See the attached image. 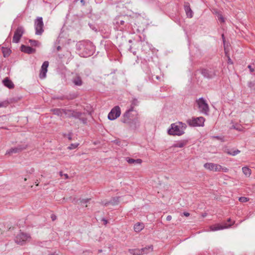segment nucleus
I'll return each mask as SVG.
<instances>
[{
    "mask_svg": "<svg viewBox=\"0 0 255 255\" xmlns=\"http://www.w3.org/2000/svg\"><path fill=\"white\" fill-rule=\"evenodd\" d=\"M76 47L79 54L83 57L90 56L93 54L95 50L92 43L89 41H79L77 43Z\"/></svg>",
    "mask_w": 255,
    "mask_h": 255,
    "instance_id": "f257e3e1",
    "label": "nucleus"
},
{
    "mask_svg": "<svg viewBox=\"0 0 255 255\" xmlns=\"http://www.w3.org/2000/svg\"><path fill=\"white\" fill-rule=\"evenodd\" d=\"M186 128V124L182 122L174 123L171 125V128L168 130V133L170 135H181L184 134Z\"/></svg>",
    "mask_w": 255,
    "mask_h": 255,
    "instance_id": "f03ea898",
    "label": "nucleus"
},
{
    "mask_svg": "<svg viewBox=\"0 0 255 255\" xmlns=\"http://www.w3.org/2000/svg\"><path fill=\"white\" fill-rule=\"evenodd\" d=\"M196 103L200 112L205 115H208L209 112V107L205 99L202 97L196 100Z\"/></svg>",
    "mask_w": 255,
    "mask_h": 255,
    "instance_id": "7ed1b4c3",
    "label": "nucleus"
},
{
    "mask_svg": "<svg viewBox=\"0 0 255 255\" xmlns=\"http://www.w3.org/2000/svg\"><path fill=\"white\" fill-rule=\"evenodd\" d=\"M35 34L41 35L44 32V23L42 17H37L34 20Z\"/></svg>",
    "mask_w": 255,
    "mask_h": 255,
    "instance_id": "20e7f679",
    "label": "nucleus"
},
{
    "mask_svg": "<svg viewBox=\"0 0 255 255\" xmlns=\"http://www.w3.org/2000/svg\"><path fill=\"white\" fill-rule=\"evenodd\" d=\"M205 119L202 117L192 118L187 121V124L191 127H203Z\"/></svg>",
    "mask_w": 255,
    "mask_h": 255,
    "instance_id": "39448f33",
    "label": "nucleus"
},
{
    "mask_svg": "<svg viewBox=\"0 0 255 255\" xmlns=\"http://www.w3.org/2000/svg\"><path fill=\"white\" fill-rule=\"evenodd\" d=\"M30 239V236L29 234L24 233H20L18 234L15 238V242L16 244L23 245L25 244L26 241Z\"/></svg>",
    "mask_w": 255,
    "mask_h": 255,
    "instance_id": "423d86ee",
    "label": "nucleus"
},
{
    "mask_svg": "<svg viewBox=\"0 0 255 255\" xmlns=\"http://www.w3.org/2000/svg\"><path fill=\"white\" fill-rule=\"evenodd\" d=\"M132 108H129V110L127 111L123 116L122 122L123 123L127 124L129 127H132V123H131L132 119L131 112H132Z\"/></svg>",
    "mask_w": 255,
    "mask_h": 255,
    "instance_id": "0eeeda50",
    "label": "nucleus"
},
{
    "mask_svg": "<svg viewBox=\"0 0 255 255\" xmlns=\"http://www.w3.org/2000/svg\"><path fill=\"white\" fill-rule=\"evenodd\" d=\"M24 32V29L22 26H19L17 27L14 33L12 42L15 43H18Z\"/></svg>",
    "mask_w": 255,
    "mask_h": 255,
    "instance_id": "6e6552de",
    "label": "nucleus"
},
{
    "mask_svg": "<svg viewBox=\"0 0 255 255\" xmlns=\"http://www.w3.org/2000/svg\"><path fill=\"white\" fill-rule=\"evenodd\" d=\"M121 115V110L119 106H116L112 109L108 114V118L111 121L114 120L120 117Z\"/></svg>",
    "mask_w": 255,
    "mask_h": 255,
    "instance_id": "1a4fd4ad",
    "label": "nucleus"
},
{
    "mask_svg": "<svg viewBox=\"0 0 255 255\" xmlns=\"http://www.w3.org/2000/svg\"><path fill=\"white\" fill-rule=\"evenodd\" d=\"M204 167L210 171L220 172L221 165L214 163L207 162L204 164Z\"/></svg>",
    "mask_w": 255,
    "mask_h": 255,
    "instance_id": "9d476101",
    "label": "nucleus"
},
{
    "mask_svg": "<svg viewBox=\"0 0 255 255\" xmlns=\"http://www.w3.org/2000/svg\"><path fill=\"white\" fill-rule=\"evenodd\" d=\"M202 75L206 78L211 79L216 75V71L213 69H203L201 71Z\"/></svg>",
    "mask_w": 255,
    "mask_h": 255,
    "instance_id": "9b49d317",
    "label": "nucleus"
},
{
    "mask_svg": "<svg viewBox=\"0 0 255 255\" xmlns=\"http://www.w3.org/2000/svg\"><path fill=\"white\" fill-rule=\"evenodd\" d=\"M48 66L49 62L48 61H44L41 67L40 72L39 74V78L40 79H44L46 77Z\"/></svg>",
    "mask_w": 255,
    "mask_h": 255,
    "instance_id": "f8f14e48",
    "label": "nucleus"
},
{
    "mask_svg": "<svg viewBox=\"0 0 255 255\" xmlns=\"http://www.w3.org/2000/svg\"><path fill=\"white\" fill-rule=\"evenodd\" d=\"M125 22V20L121 16L116 17L114 20V24L117 27L118 29L120 30L123 29Z\"/></svg>",
    "mask_w": 255,
    "mask_h": 255,
    "instance_id": "ddd939ff",
    "label": "nucleus"
},
{
    "mask_svg": "<svg viewBox=\"0 0 255 255\" xmlns=\"http://www.w3.org/2000/svg\"><path fill=\"white\" fill-rule=\"evenodd\" d=\"M84 114L81 112L72 110V117L79 119L83 124H85L87 123V119L86 118L82 117V116Z\"/></svg>",
    "mask_w": 255,
    "mask_h": 255,
    "instance_id": "4468645a",
    "label": "nucleus"
},
{
    "mask_svg": "<svg viewBox=\"0 0 255 255\" xmlns=\"http://www.w3.org/2000/svg\"><path fill=\"white\" fill-rule=\"evenodd\" d=\"M228 226H222L221 224H212L210 227V231H218V230H223L224 229L229 228L230 227H231V226L233 224H228Z\"/></svg>",
    "mask_w": 255,
    "mask_h": 255,
    "instance_id": "2eb2a0df",
    "label": "nucleus"
},
{
    "mask_svg": "<svg viewBox=\"0 0 255 255\" xmlns=\"http://www.w3.org/2000/svg\"><path fill=\"white\" fill-rule=\"evenodd\" d=\"M26 148V146L18 145L17 147L11 148L10 149L6 151L5 154H11L12 153H15L20 152L22 150Z\"/></svg>",
    "mask_w": 255,
    "mask_h": 255,
    "instance_id": "dca6fc26",
    "label": "nucleus"
},
{
    "mask_svg": "<svg viewBox=\"0 0 255 255\" xmlns=\"http://www.w3.org/2000/svg\"><path fill=\"white\" fill-rule=\"evenodd\" d=\"M2 83L5 87L9 89H13L14 87L13 82L8 77L4 78L2 80Z\"/></svg>",
    "mask_w": 255,
    "mask_h": 255,
    "instance_id": "f3484780",
    "label": "nucleus"
},
{
    "mask_svg": "<svg viewBox=\"0 0 255 255\" xmlns=\"http://www.w3.org/2000/svg\"><path fill=\"white\" fill-rule=\"evenodd\" d=\"M184 8L187 16L189 18H192L193 16V12L190 8L189 3L188 2L185 3Z\"/></svg>",
    "mask_w": 255,
    "mask_h": 255,
    "instance_id": "a211bd4d",
    "label": "nucleus"
},
{
    "mask_svg": "<svg viewBox=\"0 0 255 255\" xmlns=\"http://www.w3.org/2000/svg\"><path fill=\"white\" fill-rule=\"evenodd\" d=\"M20 48L22 52L28 54L33 53L35 52V49L31 48L30 46H25L24 45H22Z\"/></svg>",
    "mask_w": 255,
    "mask_h": 255,
    "instance_id": "6ab92c4d",
    "label": "nucleus"
},
{
    "mask_svg": "<svg viewBox=\"0 0 255 255\" xmlns=\"http://www.w3.org/2000/svg\"><path fill=\"white\" fill-rule=\"evenodd\" d=\"M126 160L129 164H141L142 162V160L141 159H134L128 157H126Z\"/></svg>",
    "mask_w": 255,
    "mask_h": 255,
    "instance_id": "aec40b11",
    "label": "nucleus"
},
{
    "mask_svg": "<svg viewBox=\"0 0 255 255\" xmlns=\"http://www.w3.org/2000/svg\"><path fill=\"white\" fill-rule=\"evenodd\" d=\"M72 82L75 85L78 86H80L83 84L81 78L78 75H76L73 78Z\"/></svg>",
    "mask_w": 255,
    "mask_h": 255,
    "instance_id": "412c9836",
    "label": "nucleus"
},
{
    "mask_svg": "<svg viewBox=\"0 0 255 255\" xmlns=\"http://www.w3.org/2000/svg\"><path fill=\"white\" fill-rule=\"evenodd\" d=\"M187 144V141L186 140H180L174 143L171 147H183Z\"/></svg>",
    "mask_w": 255,
    "mask_h": 255,
    "instance_id": "4be33fe9",
    "label": "nucleus"
},
{
    "mask_svg": "<svg viewBox=\"0 0 255 255\" xmlns=\"http://www.w3.org/2000/svg\"><path fill=\"white\" fill-rule=\"evenodd\" d=\"M225 151L228 154L232 156H235L240 153V150L238 149L233 150L229 148L226 149Z\"/></svg>",
    "mask_w": 255,
    "mask_h": 255,
    "instance_id": "5701e85b",
    "label": "nucleus"
},
{
    "mask_svg": "<svg viewBox=\"0 0 255 255\" xmlns=\"http://www.w3.org/2000/svg\"><path fill=\"white\" fill-rule=\"evenodd\" d=\"M132 123V127H130L131 128L136 129L138 128L140 125V123L138 120V118L136 117L131 121Z\"/></svg>",
    "mask_w": 255,
    "mask_h": 255,
    "instance_id": "b1692460",
    "label": "nucleus"
},
{
    "mask_svg": "<svg viewBox=\"0 0 255 255\" xmlns=\"http://www.w3.org/2000/svg\"><path fill=\"white\" fill-rule=\"evenodd\" d=\"M144 228V224H134L133 229L135 232H139Z\"/></svg>",
    "mask_w": 255,
    "mask_h": 255,
    "instance_id": "393cba45",
    "label": "nucleus"
},
{
    "mask_svg": "<svg viewBox=\"0 0 255 255\" xmlns=\"http://www.w3.org/2000/svg\"><path fill=\"white\" fill-rule=\"evenodd\" d=\"M242 171L244 174L247 177H249L252 173L251 170L247 167H243L242 168Z\"/></svg>",
    "mask_w": 255,
    "mask_h": 255,
    "instance_id": "a878e982",
    "label": "nucleus"
},
{
    "mask_svg": "<svg viewBox=\"0 0 255 255\" xmlns=\"http://www.w3.org/2000/svg\"><path fill=\"white\" fill-rule=\"evenodd\" d=\"M63 109H54L51 111L54 115L62 117L63 116Z\"/></svg>",
    "mask_w": 255,
    "mask_h": 255,
    "instance_id": "bb28decb",
    "label": "nucleus"
},
{
    "mask_svg": "<svg viewBox=\"0 0 255 255\" xmlns=\"http://www.w3.org/2000/svg\"><path fill=\"white\" fill-rule=\"evenodd\" d=\"M72 110H63V115L64 114L66 117L71 118L72 117Z\"/></svg>",
    "mask_w": 255,
    "mask_h": 255,
    "instance_id": "cd10ccee",
    "label": "nucleus"
},
{
    "mask_svg": "<svg viewBox=\"0 0 255 255\" xmlns=\"http://www.w3.org/2000/svg\"><path fill=\"white\" fill-rule=\"evenodd\" d=\"M147 248H142L141 250H136L135 252L133 254V255H140L144 254L145 249H147Z\"/></svg>",
    "mask_w": 255,
    "mask_h": 255,
    "instance_id": "c85d7f7f",
    "label": "nucleus"
},
{
    "mask_svg": "<svg viewBox=\"0 0 255 255\" xmlns=\"http://www.w3.org/2000/svg\"><path fill=\"white\" fill-rule=\"evenodd\" d=\"M2 53L4 57H7L9 55L10 53V50L8 48H2Z\"/></svg>",
    "mask_w": 255,
    "mask_h": 255,
    "instance_id": "c756f323",
    "label": "nucleus"
},
{
    "mask_svg": "<svg viewBox=\"0 0 255 255\" xmlns=\"http://www.w3.org/2000/svg\"><path fill=\"white\" fill-rule=\"evenodd\" d=\"M138 104V101L136 99H133L131 102V107L130 108H132V111H133V108L135 106H137Z\"/></svg>",
    "mask_w": 255,
    "mask_h": 255,
    "instance_id": "7c9ffc66",
    "label": "nucleus"
},
{
    "mask_svg": "<svg viewBox=\"0 0 255 255\" xmlns=\"http://www.w3.org/2000/svg\"><path fill=\"white\" fill-rule=\"evenodd\" d=\"M29 41L32 46H39L40 45V43L39 41L35 40L30 39Z\"/></svg>",
    "mask_w": 255,
    "mask_h": 255,
    "instance_id": "2f4dec72",
    "label": "nucleus"
},
{
    "mask_svg": "<svg viewBox=\"0 0 255 255\" xmlns=\"http://www.w3.org/2000/svg\"><path fill=\"white\" fill-rule=\"evenodd\" d=\"M248 87L253 90H255V82L254 81H250L248 83Z\"/></svg>",
    "mask_w": 255,
    "mask_h": 255,
    "instance_id": "473e14b6",
    "label": "nucleus"
},
{
    "mask_svg": "<svg viewBox=\"0 0 255 255\" xmlns=\"http://www.w3.org/2000/svg\"><path fill=\"white\" fill-rule=\"evenodd\" d=\"M239 200L242 203H245L249 200V199L246 197H241L239 198Z\"/></svg>",
    "mask_w": 255,
    "mask_h": 255,
    "instance_id": "72a5a7b5",
    "label": "nucleus"
},
{
    "mask_svg": "<svg viewBox=\"0 0 255 255\" xmlns=\"http://www.w3.org/2000/svg\"><path fill=\"white\" fill-rule=\"evenodd\" d=\"M232 128H234V129H235L238 131H242L243 130V128L241 126H240V125H234L232 126Z\"/></svg>",
    "mask_w": 255,
    "mask_h": 255,
    "instance_id": "f704fd0d",
    "label": "nucleus"
},
{
    "mask_svg": "<svg viewBox=\"0 0 255 255\" xmlns=\"http://www.w3.org/2000/svg\"><path fill=\"white\" fill-rule=\"evenodd\" d=\"M79 145L78 143H72L68 146V148L70 150L76 148Z\"/></svg>",
    "mask_w": 255,
    "mask_h": 255,
    "instance_id": "c9c22d12",
    "label": "nucleus"
},
{
    "mask_svg": "<svg viewBox=\"0 0 255 255\" xmlns=\"http://www.w3.org/2000/svg\"><path fill=\"white\" fill-rule=\"evenodd\" d=\"M220 171H223L226 173L229 171V169L226 167H223L221 165Z\"/></svg>",
    "mask_w": 255,
    "mask_h": 255,
    "instance_id": "e433bc0d",
    "label": "nucleus"
},
{
    "mask_svg": "<svg viewBox=\"0 0 255 255\" xmlns=\"http://www.w3.org/2000/svg\"><path fill=\"white\" fill-rule=\"evenodd\" d=\"M145 248H147V249H145L144 254V253L147 254L148 253L147 250H150V251H153V246L152 245L149 246L148 247H146Z\"/></svg>",
    "mask_w": 255,
    "mask_h": 255,
    "instance_id": "4c0bfd02",
    "label": "nucleus"
},
{
    "mask_svg": "<svg viewBox=\"0 0 255 255\" xmlns=\"http://www.w3.org/2000/svg\"><path fill=\"white\" fill-rule=\"evenodd\" d=\"M218 18V20L220 21L221 22H224L225 21L224 18L221 14H219Z\"/></svg>",
    "mask_w": 255,
    "mask_h": 255,
    "instance_id": "58836bf2",
    "label": "nucleus"
},
{
    "mask_svg": "<svg viewBox=\"0 0 255 255\" xmlns=\"http://www.w3.org/2000/svg\"><path fill=\"white\" fill-rule=\"evenodd\" d=\"M90 200V199H82L80 201V202L82 204H86L87 203H88Z\"/></svg>",
    "mask_w": 255,
    "mask_h": 255,
    "instance_id": "ea45409f",
    "label": "nucleus"
},
{
    "mask_svg": "<svg viewBox=\"0 0 255 255\" xmlns=\"http://www.w3.org/2000/svg\"><path fill=\"white\" fill-rule=\"evenodd\" d=\"M7 105V103L6 102H0V107H6Z\"/></svg>",
    "mask_w": 255,
    "mask_h": 255,
    "instance_id": "a19ab883",
    "label": "nucleus"
},
{
    "mask_svg": "<svg viewBox=\"0 0 255 255\" xmlns=\"http://www.w3.org/2000/svg\"><path fill=\"white\" fill-rule=\"evenodd\" d=\"M119 201V198H117L113 199L112 201H111V203L113 204H115L116 203H117Z\"/></svg>",
    "mask_w": 255,
    "mask_h": 255,
    "instance_id": "79ce46f5",
    "label": "nucleus"
},
{
    "mask_svg": "<svg viewBox=\"0 0 255 255\" xmlns=\"http://www.w3.org/2000/svg\"><path fill=\"white\" fill-rule=\"evenodd\" d=\"M136 250H137V249H129L128 252L130 254L133 255V254L135 252Z\"/></svg>",
    "mask_w": 255,
    "mask_h": 255,
    "instance_id": "37998d69",
    "label": "nucleus"
},
{
    "mask_svg": "<svg viewBox=\"0 0 255 255\" xmlns=\"http://www.w3.org/2000/svg\"><path fill=\"white\" fill-rule=\"evenodd\" d=\"M56 216L54 214H52L51 215V220H52V221H54L56 219Z\"/></svg>",
    "mask_w": 255,
    "mask_h": 255,
    "instance_id": "c03bdc74",
    "label": "nucleus"
},
{
    "mask_svg": "<svg viewBox=\"0 0 255 255\" xmlns=\"http://www.w3.org/2000/svg\"><path fill=\"white\" fill-rule=\"evenodd\" d=\"M172 219V217L170 215H168L167 217H166V220L167 221H170Z\"/></svg>",
    "mask_w": 255,
    "mask_h": 255,
    "instance_id": "a18cd8bd",
    "label": "nucleus"
},
{
    "mask_svg": "<svg viewBox=\"0 0 255 255\" xmlns=\"http://www.w3.org/2000/svg\"><path fill=\"white\" fill-rule=\"evenodd\" d=\"M248 68L250 70V71L251 72H253L254 71V69L252 68V66L249 65L248 66Z\"/></svg>",
    "mask_w": 255,
    "mask_h": 255,
    "instance_id": "49530a36",
    "label": "nucleus"
},
{
    "mask_svg": "<svg viewBox=\"0 0 255 255\" xmlns=\"http://www.w3.org/2000/svg\"><path fill=\"white\" fill-rule=\"evenodd\" d=\"M183 214L186 217H188L190 215V214L188 212H184Z\"/></svg>",
    "mask_w": 255,
    "mask_h": 255,
    "instance_id": "de8ad7c7",
    "label": "nucleus"
},
{
    "mask_svg": "<svg viewBox=\"0 0 255 255\" xmlns=\"http://www.w3.org/2000/svg\"><path fill=\"white\" fill-rule=\"evenodd\" d=\"M228 63H230V64H232L233 63L231 58L229 57H228Z\"/></svg>",
    "mask_w": 255,
    "mask_h": 255,
    "instance_id": "09e8293b",
    "label": "nucleus"
},
{
    "mask_svg": "<svg viewBox=\"0 0 255 255\" xmlns=\"http://www.w3.org/2000/svg\"><path fill=\"white\" fill-rule=\"evenodd\" d=\"M63 175L65 179H68L69 178L68 175L67 174H64Z\"/></svg>",
    "mask_w": 255,
    "mask_h": 255,
    "instance_id": "8fccbe9b",
    "label": "nucleus"
},
{
    "mask_svg": "<svg viewBox=\"0 0 255 255\" xmlns=\"http://www.w3.org/2000/svg\"><path fill=\"white\" fill-rule=\"evenodd\" d=\"M213 138H216V139H220L221 138L220 136H213Z\"/></svg>",
    "mask_w": 255,
    "mask_h": 255,
    "instance_id": "3c124183",
    "label": "nucleus"
},
{
    "mask_svg": "<svg viewBox=\"0 0 255 255\" xmlns=\"http://www.w3.org/2000/svg\"><path fill=\"white\" fill-rule=\"evenodd\" d=\"M61 49V47L60 46H58L57 47H56V49L57 51H59L60 49Z\"/></svg>",
    "mask_w": 255,
    "mask_h": 255,
    "instance_id": "603ef678",
    "label": "nucleus"
},
{
    "mask_svg": "<svg viewBox=\"0 0 255 255\" xmlns=\"http://www.w3.org/2000/svg\"><path fill=\"white\" fill-rule=\"evenodd\" d=\"M68 138L69 140H71L72 139V136H71V135L70 134H69L68 135Z\"/></svg>",
    "mask_w": 255,
    "mask_h": 255,
    "instance_id": "864d4df0",
    "label": "nucleus"
},
{
    "mask_svg": "<svg viewBox=\"0 0 255 255\" xmlns=\"http://www.w3.org/2000/svg\"><path fill=\"white\" fill-rule=\"evenodd\" d=\"M102 221H103L104 222V223H107L108 221L107 220H106L104 218H103L102 220Z\"/></svg>",
    "mask_w": 255,
    "mask_h": 255,
    "instance_id": "5fc2aeb1",
    "label": "nucleus"
},
{
    "mask_svg": "<svg viewBox=\"0 0 255 255\" xmlns=\"http://www.w3.org/2000/svg\"><path fill=\"white\" fill-rule=\"evenodd\" d=\"M80 2L83 3V5L85 4V1L84 0H81Z\"/></svg>",
    "mask_w": 255,
    "mask_h": 255,
    "instance_id": "6e6d98bb",
    "label": "nucleus"
},
{
    "mask_svg": "<svg viewBox=\"0 0 255 255\" xmlns=\"http://www.w3.org/2000/svg\"><path fill=\"white\" fill-rule=\"evenodd\" d=\"M49 255H58V254H56L55 253H54L53 254H49Z\"/></svg>",
    "mask_w": 255,
    "mask_h": 255,
    "instance_id": "4d7b16f0",
    "label": "nucleus"
},
{
    "mask_svg": "<svg viewBox=\"0 0 255 255\" xmlns=\"http://www.w3.org/2000/svg\"><path fill=\"white\" fill-rule=\"evenodd\" d=\"M131 49H132L131 46H130V47L129 48V49H128V50H129V51H130V52H132V51H131Z\"/></svg>",
    "mask_w": 255,
    "mask_h": 255,
    "instance_id": "13d9d810",
    "label": "nucleus"
},
{
    "mask_svg": "<svg viewBox=\"0 0 255 255\" xmlns=\"http://www.w3.org/2000/svg\"><path fill=\"white\" fill-rule=\"evenodd\" d=\"M64 174H63L62 172H60V175L61 176H63Z\"/></svg>",
    "mask_w": 255,
    "mask_h": 255,
    "instance_id": "bf43d9fd",
    "label": "nucleus"
},
{
    "mask_svg": "<svg viewBox=\"0 0 255 255\" xmlns=\"http://www.w3.org/2000/svg\"><path fill=\"white\" fill-rule=\"evenodd\" d=\"M128 42L129 43H131L132 42V40L130 39L128 40Z\"/></svg>",
    "mask_w": 255,
    "mask_h": 255,
    "instance_id": "052dcab7",
    "label": "nucleus"
},
{
    "mask_svg": "<svg viewBox=\"0 0 255 255\" xmlns=\"http://www.w3.org/2000/svg\"><path fill=\"white\" fill-rule=\"evenodd\" d=\"M132 53H133V54L134 55H135V54H136V51H134V52H133Z\"/></svg>",
    "mask_w": 255,
    "mask_h": 255,
    "instance_id": "680f3d73",
    "label": "nucleus"
},
{
    "mask_svg": "<svg viewBox=\"0 0 255 255\" xmlns=\"http://www.w3.org/2000/svg\"><path fill=\"white\" fill-rule=\"evenodd\" d=\"M222 36L223 38L224 39V34H222Z\"/></svg>",
    "mask_w": 255,
    "mask_h": 255,
    "instance_id": "e2e57ef3",
    "label": "nucleus"
},
{
    "mask_svg": "<svg viewBox=\"0 0 255 255\" xmlns=\"http://www.w3.org/2000/svg\"><path fill=\"white\" fill-rule=\"evenodd\" d=\"M228 221L229 222V221H230V218H229V219H228Z\"/></svg>",
    "mask_w": 255,
    "mask_h": 255,
    "instance_id": "0e129e2a",
    "label": "nucleus"
}]
</instances>
